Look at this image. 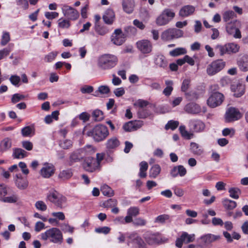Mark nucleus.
I'll return each instance as SVG.
<instances>
[{"label":"nucleus","instance_id":"f257e3e1","mask_svg":"<svg viewBox=\"0 0 248 248\" xmlns=\"http://www.w3.org/2000/svg\"><path fill=\"white\" fill-rule=\"evenodd\" d=\"M41 236L43 240H48L53 243L61 244L63 241L62 232L57 228H52L46 230L41 234Z\"/></svg>","mask_w":248,"mask_h":248},{"label":"nucleus","instance_id":"f03ea898","mask_svg":"<svg viewBox=\"0 0 248 248\" xmlns=\"http://www.w3.org/2000/svg\"><path fill=\"white\" fill-rule=\"evenodd\" d=\"M117 62L118 59L116 56L110 54H104L98 58L97 65L101 69L108 70L115 66Z\"/></svg>","mask_w":248,"mask_h":248},{"label":"nucleus","instance_id":"7ed1b4c3","mask_svg":"<svg viewBox=\"0 0 248 248\" xmlns=\"http://www.w3.org/2000/svg\"><path fill=\"white\" fill-rule=\"evenodd\" d=\"M108 135L109 132L108 128L103 124L95 126L92 131L88 132V135L92 137L96 142L103 141Z\"/></svg>","mask_w":248,"mask_h":248},{"label":"nucleus","instance_id":"20e7f679","mask_svg":"<svg viewBox=\"0 0 248 248\" xmlns=\"http://www.w3.org/2000/svg\"><path fill=\"white\" fill-rule=\"evenodd\" d=\"M239 46L234 43H227L224 45H217L215 46V50L220 56H223L225 54L236 53L239 51Z\"/></svg>","mask_w":248,"mask_h":248},{"label":"nucleus","instance_id":"39448f33","mask_svg":"<svg viewBox=\"0 0 248 248\" xmlns=\"http://www.w3.org/2000/svg\"><path fill=\"white\" fill-rule=\"evenodd\" d=\"M47 199L60 208H62V204L66 202L65 197L55 190L49 192Z\"/></svg>","mask_w":248,"mask_h":248},{"label":"nucleus","instance_id":"423d86ee","mask_svg":"<svg viewBox=\"0 0 248 248\" xmlns=\"http://www.w3.org/2000/svg\"><path fill=\"white\" fill-rule=\"evenodd\" d=\"M175 16V13L170 9H165L157 17L156 23L158 26L167 24Z\"/></svg>","mask_w":248,"mask_h":248},{"label":"nucleus","instance_id":"0eeeda50","mask_svg":"<svg viewBox=\"0 0 248 248\" xmlns=\"http://www.w3.org/2000/svg\"><path fill=\"white\" fill-rule=\"evenodd\" d=\"M183 32L180 29H169L164 31L161 35V39L164 41H168L182 36Z\"/></svg>","mask_w":248,"mask_h":248},{"label":"nucleus","instance_id":"6e6552de","mask_svg":"<svg viewBox=\"0 0 248 248\" xmlns=\"http://www.w3.org/2000/svg\"><path fill=\"white\" fill-rule=\"evenodd\" d=\"M226 63L222 60H217L212 62L206 68V72L209 76H213L225 67Z\"/></svg>","mask_w":248,"mask_h":248},{"label":"nucleus","instance_id":"1a4fd4ad","mask_svg":"<svg viewBox=\"0 0 248 248\" xmlns=\"http://www.w3.org/2000/svg\"><path fill=\"white\" fill-rule=\"evenodd\" d=\"M224 100V95L219 92H215L211 94L207 100V103L210 108H214L220 106Z\"/></svg>","mask_w":248,"mask_h":248},{"label":"nucleus","instance_id":"9d476101","mask_svg":"<svg viewBox=\"0 0 248 248\" xmlns=\"http://www.w3.org/2000/svg\"><path fill=\"white\" fill-rule=\"evenodd\" d=\"M242 117V114L239 110L233 107L229 108L225 113V121L230 123L237 121Z\"/></svg>","mask_w":248,"mask_h":248},{"label":"nucleus","instance_id":"9b49d317","mask_svg":"<svg viewBox=\"0 0 248 248\" xmlns=\"http://www.w3.org/2000/svg\"><path fill=\"white\" fill-rule=\"evenodd\" d=\"M240 24V22L237 20L233 23L228 24L226 27L227 33L235 38H241L242 37L241 31L238 28Z\"/></svg>","mask_w":248,"mask_h":248},{"label":"nucleus","instance_id":"f8f14e48","mask_svg":"<svg viewBox=\"0 0 248 248\" xmlns=\"http://www.w3.org/2000/svg\"><path fill=\"white\" fill-rule=\"evenodd\" d=\"M136 45L138 49L142 54H149L152 51V44L148 40L143 39L140 40L137 42Z\"/></svg>","mask_w":248,"mask_h":248},{"label":"nucleus","instance_id":"ddd939ff","mask_svg":"<svg viewBox=\"0 0 248 248\" xmlns=\"http://www.w3.org/2000/svg\"><path fill=\"white\" fill-rule=\"evenodd\" d=\"M195 240V234H189L187 232H184L182 233L180 237L176 239L175 245L179 248H181L183 243H189L192 242Z\"/></svg>","mask_w":248,"mask_h":248},{"label":"nucleus","instance_id":"4468645a","mask_svg":"<svg viewBox=\"0 0 248 248\" xmlns=\"http://www.w3.org/2000/svg\"><path fill=\"white\" fill-rule=\"evenodd\" d=\"M83 167L85 170L91 172L99 168L95 159L92 157H88L85 159Z\"/></svg>","mask_w":248,"mask_h":248},{"label":"nucleus","instance_id":"2eb2a0df","mask_svg":"<svg viewBox=\"0 0 248 248\" xmlns=\"http://www.w3.org/2000/svg\"><path fill=\"white\" fill-rule=\"evenodd\" d=\"M125 39V36L121 29H117L111 35V42L115 45L120 46L123 44Z\"/></svg>","mask_w":248,"mask_h":248},{"label":"nucleus","instance_id":"dca6fc26","mask_svg":"<svg viewBox=\"0 0 248 248\" xmlns=\"http://www.w3.org/2000/svg\"><path fill=\"white\" fill-rule=\"evenodd\" d=\"M189 126L190 129L194 132H202L205 128L204 123L200 120L192 119L189 121Z\"/></svg>","mask_w":248,"mask_h":248},{"label":"nucleus","instance_id":"f3484780","mask_svg":"<svg viewBox=\"0 0 248 248\" xmlns=\"http://www.w3.org/2000/svg\"><path fill=\"white\" fill-rule=\"evenodd\" d=\"M62 12L68 19L70 20H76L79 17L78 12L74 8L64 5L62 8Z\"/></svg>","mask_w":248,"mask_h":248},{"label":"nucleus","instance_id":"a211bd4d","mask_svg":"<svg viewBox=\"0 0 248 248\" xmlns=\"http://www.w3.org/2000/svg\"><path fill=\"white\" fill-rule=\"evenodd\" d=\"M149 104L147 101L139 99L136 102V105L139 107L138 113L140 118H145L150 115V113L144 109Z\"/></svg>","mask_w":248,"mask_h":248},{"label":"nucleus","instance_id":"6ab92c4d","mask_svg":"<svg viewBox=\"0 0 248 248\" xmlns=\"http://www.w3.org/2000/svg\"><path fill=\"white\" fill-rule=\"evenodd\" d=\"M55 172V167L52 164L45 163L40 170L41 175L46 178L51 177Z\"/></svg>","mask_w":248,"mask_h":248},{"label":"nucleus","instance_id":"aec40b11","mask_svg":"<svg viewBox=\"0 0 248 248\" xmlns=\"http://www.w3.org/2000/svg\"><path fill=\"white\" fill-rule=\"evenodd\" d=\"M144 237L146 242L151 245L159 244L161 241V238L157 233L147 232L145 233Z\"/></svg>","mask_w":248,"mask_h":248},{"label":"nucleus","instance_id":"412c9836","mask_svg":"<svg viewBox=\"0 0 248 248\" xmlns=\"http://www.w3.org/2000/svg\"><path fill=\"white\" fill-rule=\"evenodd\" d=\"M15 183L16 186L20 190L26 189L29 185L27 178L23 177L21 174H16Z\"/></svg>","mask_w":248,"mask_h":248},{"label":"nucleus","instance_id":"4be33fe9","mask_svg":"<svg viewBox=\"0 0 248 248\" xmlns=\"http://www.w3.org/2000/svg\"><path fill=\"white\" fill-rule=\"evenodd\" d=\"M120 142L115 137L109 138L106 143V147L109 152H113L119 146Z\"/></svg>","mask_w":248,"mask_h":248},{"label":"nucleus","instance_id":"5701e85b","mask_svg":"<svg viewBox=\"0 0 248 248\" xmlns=\"http://www.w3.org/2000/svg\"><path fill=\"white\" fill-rule=\"evenodd\" d=\"M195 11L194 6L191 5H186L183 6L179 12V16L186 17L193 15Z\"/></svg>","mask_w":248,"mask_h":248},{"label":"nucleus","instance_id":"b1692460","mask_svg":"<svg viewBox=\"0 0 248 248\" xmlns=\"http://www.w3.org/2000/svg\"><path fill=\"white\" fill-rule=\"evenodd\" d=\"M122 5L123 11L128 14H130L134 11L135 4L134 0H122Z\"/></svg>","mask_w":248,"mask_h":248},{"label":"nucleus","instance_id":"393cba45","mask_svg":"<svg viewBox=\"0 0 248 248\" xmlns=\"http://www.w3.org/2000/svg\"><path fill=\"white\" fill-rule=\"evenodd\" d=\"M18 200V195L9 188L8 195L4 196L1 202L5 203H14L16 202Z\"/></svg>","mask_w":248,"mask_h":248},{"label":"nucleus","instance_id":"a878e982","mask_svg":"<svg viewBox=\"0 0 248 248\" xmlns=\"http://www.w3.org/2000/svg\"><path fill=\"white\" fill-rule=\"evenodd\" d=\"M187 170L183 165H178L174 167L170 171L171 176L175 178L179 175L184 177L186 173Z\"/></svg>","mask_w":248,"mask_h":248},{"label":"nucleus","instance_id":"bb28decb","mask_svg":"<svg viewBox=\"0 0 248 248\" xmlns=\"http://www.w3.org/2000/svg\"><path fill=\"white\" fill-rule=\"evenodd\" d=\"M184 110L187 113L196 114L201 112V108L199 105L194 103H190L185 107Z\"/></svg>","mask_w":248,"mask_h":248},{"label":"nucleus","instance_id":"cd10ccee","mask_svg":"<svg viewBox=\"0 0 248 248\" xmlns=\"http://www.w3.org/2000/svg\"><path fill=\"white\" fill-rule=\"evenodd\" d=\"M231 88L232 91L234 93V96L236 97L241 96L245 93V86L241 83L232 85Z\"/></svg>","mask_w":248,"mask_h":248},{"label":"nucleus","instance_id":"c85d7f7f","mask_svg":"<svg viewBox=\"0 0 248 248\" xmlns=\"http://www.w3.org/2000/svg\"><path fill=\"white\" fill-rule=\"evenodd\" d=\"M82 159L80 152L77 149L69 154L68 163L72 165L75 163L80 161Z\"/></svg>","mask_w":248,"mask_h":248},{"label":"nucleus","instance_id":"c756f323","mask_svg":"<svg viewBox=\"0 0 248 248\" xmlns=\"http://www.w3.org/2000/svg\"><path fill=\"white\" fill-rule=\"evenodd\" d=\"M115 18L114 11L110 9H107L103 16V19L106 24L111 25Z\"/></svg>","mask_w":248,"mask_h":248},{"label":"nucleus","instance_id":"7c9ffc66","mask_svg":"<svg viewBox=\"0 0 248 248\" xmlns=\"http://www.w3.org/2000/svg\"><path fill=\"white\" fill-rule=\"evenodd\" d=\"M12 140L5 138L0 142V153H3L9 150L12 147Z\"/></svg>","mask_w":248,"mask_h":248},{"label":"nucleus","instance_id":"2f4dec72","mask_svg":"<svg viewBox=\"0 0 248 248\" xmlns=\"http://www.w3.org/2000/svg\"><path fill=\"white\" fill-rule=\"evenodd\" d=\"M220 238L219 235H215L210 233L205 234L201 237V239L206 244H210Z\"/></svg>","mask_w":248,"mask_h":248},{"label":"nucleus","instance_id":"473e14b6","mask_svg":"<svg viewBox=\"0 0 248 248\" xmlns=\"http://www.w3.org/2000/svg\"><path fill=\"white\" fill-rule=\"evenodd\" d=\"M238 65L240 69L243 72L248 71V56H243L238 62Z\"/></svg>","mask_w":248,"mask_h":248},{"label":"nucleus","instance_id":"72a5a7b5","mask_svg":"<svg viewBox=\"0 0 248 248\" xmlns=\"http://www.w3.org/2000/svg\"><path fill=\"white\" fill-rule=\"evenodd\" d=\"M27 152L21 148L13 149V156L14 158H23L27 156Z\"/></svg>","mask_w":248,"mask_h":248},{"label":"nucleus","instance_id":"f704fd0d","mask_svg":"<svg viewBox=\"0 0 248 248\" xmlns=\"http://www.w3.org/2000/svg\"><path fill=\"white\" fill-rule=\"evenodd\" d=\"M78 150L83 159L86 155L94 153L93 147L91 145H86L82 148L78 149Z\"/></svg>","mask_w":248,"mask_h":248},{"label":"nucleus","instance_id":"c9c22d12","mask_svg":"<svg viewBox=\"0 0 248 248\" xmlns=\"http://www.w3.org/2000/svg\"><path fill=\"white\" fill-rule=\"evenodd\" d=\"M155 64L163 68L167 67L168 62L165 57L162 55H158L155 58Z\"/></svg>","mask_w":248,"mask_h":248},{"label":"nucleus","instance_id":"e433bc0d","mask_svg":"<svg viewBox=\"0 0 248 248\" xmlns=\"http://www.w3.org/2000/svg\"><path fill=\"white\" fill-rule=\"evenodd\" d=\"M161 171V168L158 164L154 165L149 170V176L151 178H156Z\"/></svg>","mask_w":248,"mask_h":248},{"label":"nucleus","instance_id":"4c0bfd02","mask_svg":"<svg viewBox=\"0 0 248 248\" xmlns=\"http://www.w3.org/2000/svg\"><path fill=\"white\" fill-rule=\"evenodd\" d=\"M14 46L13 44H10L6 47L0 50V60L4 59L9 55L11 51L13 50Z\"/></svg>","mask_w":248,"mask_h":248},{"label":"nucleus","instance_id":"58836bf2","mask_svg":"<svg viewBox=\"0 0 248 248\" xmlns=\"http://www.w3.org/2000/svg\"><path fill=\"white\" fill-rule=\"evenodd\" d=\"M165 84L166 87L164 89L163 93L165 95L169 96L171 94L173 90V81L170 80H167L165 81Z\"/></svg>","mask_w":248,"mask_h":248},{"label":"nucleus","instance_id":"ea45409f","mask_svg":"<svg viewBox=\"0 0 248 248\" xmlns=\"http://www.w3.org/2000/svg\"><path fill=\"white\" fill-rule=\"evenodd\" d=\"M222 203L225 208L228 210H232L237 205L236 202L233 201L225 199L222 201Z\"/></svg>","mask_w":248,"mask_h":248},{"label":"nucleus","instance_id":"a19ab883","mask_svg":"<svg viewBox=\"0 0 248 248\" xmlns=\"http://www.w3.org/2000/svg\"><path fill=\"white\" fill-rule=\"evenodd\" d=\"M101 191L105 196L111 197L114 195V191L107 185H104L101 186Z\"/></svg>","mask_w":248,"mask_h":248},{"label":"nucleus","instance_id":"79ce46f5","mask_svg":"<svg viewBox=\"0 0 248 248\" xmlns=\"http://www.w3.org/2000/svg\"><path fill=\"white\" fill-rule=\"evenodd\" d=\"M21 133L24 137H31L34 135V129L30 126H26L22 129Z\"/></svg>","mask_w":248,"mask_h":248},{"label":"nucleus","instance_id":"37998d69","mask_svg":"<svg viewBox=\"0 0 248 248\" xmlns=\"http://www.w3.org/2000/svg\"><path fill=\"white\" fill-rule=\"evenodd\" d=\"M140 172L139 176L141 178H144L146 176V171L148 169V165L146 162L142 161L140 164Z\"/></svg>","mask_w":248,"mask_h":248},{"label":"nucleus","instance_id":"c03bdc74","mask_svg":"<svg viewBox=\"0 0 248 248\" xmlns=\"http://www.w3.org/2000/svg\"><path fill=\"white\" fill-rule=\"evenodd\" d=\"M230 196L234 199H238L241 194V190L237 187H232L229 190Z\"/></svg>","mask_w":248,"mask_h":248},{"label":"nucleus","instance_id":"a18cd8bd","mask_svg":"<svg viewBox=\"0 0 248 248\" xmlns=\"http://www.w3.org/2000/svg\"><path fill=\"white\" fill-rule=\"evenodd\" d=\"M191 151L194 154L197 155H201L203 151L201 149L198 144L195 142H192L190 144Z\"/></svg>","mask_w":248,"mask_h":248},{"label":"nucleus","instance_id":"49530a36","mask_svg":"<svg viewBox=\"0 0 248 248\" xmlns=\"http://www.w3.org/2000/svg\"><path fill=\"white\" fill-rule=\"evenodd\" d=\"M186 52V50L182 47L175 48L170 52V55L173 57L178 56L180 55L185 54Z\"/></svg>","mask_w":248,"mask_h":248},{"label":"nucleus","instance_id":"de8ad7c7","mask_svg":"<svg viewBox=\"0 0 248 248\" xmlns=\"http://www.w3.org/2000/svg\"><path fill=\"white\" fill-rule=\"evenodd\" d=\"M59 145L63 149H68L72 147L73 142L70 140H64L60 141Z\"/></svg>","mask_w":248,"mask_h":248},{"label":"nucleus","instance_id":"09e8293b","mask_svg":"<svg viewBox=\"0 0 248 248\" xmlns=\"http://www.w3.org/2000/svg\"><path fill=\"white\" fill-rule=\"evenodd\" d=\"M10 41V33L7 31H3L1 36L0 45L1 46H6Z\"/></svg>","mask_w":248,"mask_h":248},{"label":"nucleus","instance_id":"8fccbe9b","mask_svg":"<svg viewBox=\"0 0 248 248\" xmlns=\"http://www.w3.org/2000/svg\"><path fill=\"white\" fill-rule=\"evenodd\" d=\"M123 128L126 132L134 131L136 130L135 124L132 121L128 122L124 124Z\"/></svg>","mask_w":248,"mask_h":248},{"label":"nucleus","instance_id":"3c124183","mask_svg":"<svg viewBox=\"0 0 248 248\" xmlns=\"http://www.w3.org/2000/svg\"><path fill=\"white\" fill-rule=\"evenodd\" d=\"M58 27L61 29H68L70 26V23L69 20L60 18L58 21Z\"/></svg>","mask_w":248,"mask_h":248},{"label":"nucleus","instance_id":"603ef678","mask_svg":"<svg viewBox=\"0 0 248 248\" xmlns=\"http://www.w3.org/2000/svg\"><path fill=\"white\" fill-rule=\"evenodd\" d=\"M170 220V216L167 214H163L157 216L155 220V222L158 223H164L166 221Z\"/></svg>","mask_w":248,"mask_h":248},{"label":"nucleus","instance_id":"864d4df0","mask_svg":"<svg viewBox=\"0 0 248 248\" xmlns=\"http://www.w3.org/2000/svg\"><path fill=\"white\" fill-rule=\"evenodd\" d=\"M9 188L4 184H0V201H2L5 196L8 195Z\"/></svg>","mask_w":248,"mask_h":248},{"label":"nucleus","instance_id":"5fc2aeb1","mask_svg":"<svg viewBox=\"0 0 248 248\" xmlns=\"http://www.w3.org/2000/svg\"><path fill=\"white\" fill-rule=\"evenodd\" d=\"M72 175L71 171L69 170H63L59 174V177L63 180L69 179Z\"/></svg>","mask_w":248,"mask_h":248},{"label":"nucleus","instance_id":"6e6d98bb","mask_svg":"<svg viewBox=\"0 0 248 248\" xmlns=\"http://www.w3.org/2000/svg\"><path fill=\"white\" fill-rule=\"evenodd\" d=\"M93 119L96 121H101L104 118L103 113L102 111L96 109L93 113Z\"/></svg>","mask_w":248,"mask_h":248},{"label":"nucleus","instance_id":"4d7b16f0","mask_svg":"<svg viewBox=\"0 0 248 248\" xmlns=\"http://www.w3.org/2000/svg\"><path fill=\"white\" fill-rule=\"evenodd\" d=\"M95 31L100 35H104L109 32V30L106 27L96 26Z\"/></svg>","mask_w":248,"mask_h":248},{"label":"nucleus","instance_id":"13d9d810","mask_svg":"<svg viewBox=\"0 0 248 248\" xmlns=\"http://www.w3.org/2000/svg\"><path fill=\"white\" fill-rule=\"evenodd\" d=\"M57 55L58 52L56 51L51 52L45 56L44 60L47 62H51L54 60Z\"/></svg>","mask_w":248,"mask_h":248},{"label":"nucleus","instance_id":"bf43d9fd","mask_svg":"<svg viewBox=\"0 0 248 248\" xmlns=\"http://www.w3.org/2000/svg\"><path fill=\"white\" fill-rule=\"evenodd\" d=\"M117 201L116 200L114 199H109V200L105 201L103 203V206L105 207L109 208V207H113L117 205Z\"/></svg>","mask_w":248,"mask_h":248},{"label":"nucleus","instance_id":"052dcab7","mask_svg":"<svg viewBox=\"0 0 248 248\" xmlns=\"http://www.w3.org/2000/svg\"><path fill=\"white\" fill-rule=\"evenodd\" d=\"M140 213V209L137 207H131L127 211V215H129L132 217H136L138 216Z\"/></svg>","mask_w":248,"mask_h":248},{"label":"nucleus","instance_id":"680f3d73","mask_svg":"<svg viewBox=\"0 0 248 248\" xmlns=\"http://www.w3.org/2000/svg\"><path fill=\"white\" fill-rule=\"evenodd\" d=\"M178 121L170 120L165 125V128L166 129H171L174 130L178 127Z\"/></svg>","mask_w":248,"mask_h":248},{"label":"nucleus","instance_id":"e2e57ef3","mask_svg":"<svg viewBox=\"0 0 248 248\" xmlns=\"http://www.w3.org/2000/svg\"><path fill=\"white\" fill-rule=\"evenodd\" d=\"M35 206L37 209L41 211H45L47 209L46 204L42 201H38L36 202Z\"/></svg>","mask_w":248,"mask_h":248},{"label":"nucleus","instance_id":"0e129e2a","mask_svg":"<svg viewBox=\"0 0 248 248\" xmlns=\"http://www.w3.org/2000/svg\"><path fill=\"white\" fill-rule=\"evenodd\" d=\"M25 98V96L19 93H15L12 95L11 102L15 104L18 102L20 100H23Z\"/></svg>","mask_w":248,"mask_h":248},{"label":"nucleus","instance_id":"69168bd1","mask_svg":"<svg viewBox=\"0 0 248 248\" xmlns=\"http://www.w3.org/2000/svg\"><path fill=\"white\" fill-rule=\"evenodd\" d=\"M146 220L141 217L135 218L133 221V224L137 226H143L146 224Z\"/></svg>","mask_w":248,"mask_h":248},{"label":"nucleus","instance_id":"338daca9","mask_svg":"<svg viewBox=\"0 0 248 248\" xmlns=\"http://www.w3.org/2000/svg\"><path fill=\"white\" fill-rule=\"evenodd\" d=\"M94 231L96 233L107 234L110 232V228L108 227L104 226L95 228Z\"/></svg>","mask_w":248,"mask_h":248},{"label":"nucleus","instance_id":"774afa93","mask_svg":"<svg viewBox=\"0 0 248 248\" xmlns=\"http://www.w3.org/2000/svg\"><path fill=\"white\" fill-rule=\"evenodd\" d=\"M9 80L13 85L18 87L20 78L17 75H12L9 78Z\"/></svg>","mask_w":248,"mask_h":248}]
</instances>
